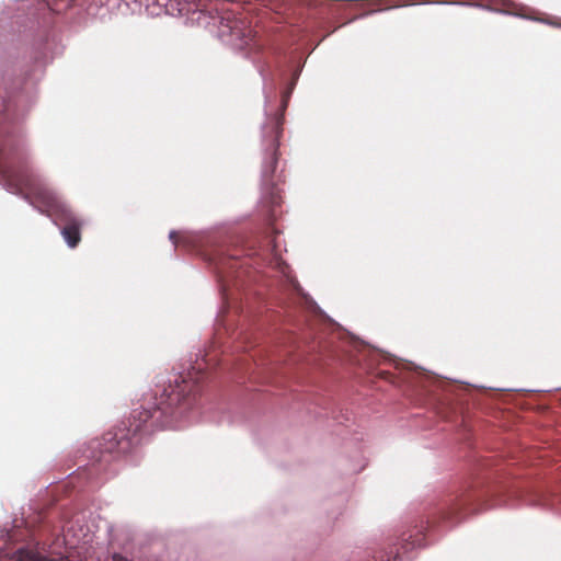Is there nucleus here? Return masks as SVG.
I'll list each match as a JSON object with an SVG mask.
<instances>
[{
	"mask_svg": "<svg viewBox=\"0 0 561 561\" xmlns=\"http://www.w3.org/2000/svg\"><path fill=\"white\" fill-rule=\"evenodd\" d=\"M198 388L195 378L175 376L168 387L158 388L129 417L127 432L116 434L118 449L125 451V445L138 444L145 434L154 428H182L197 420Z\"/></svg>",
	"mask_w": 561,
	"mask_h": 561,
	"instance_id": "f257e3e1",
	"label": "nucleus"
},
{
	"mask_svg": "<svg viewBox=\"0 0 561 561\" xmlns=\"http://www.w3.org/2000/svg\"><path fill=\"white\" fill-rule=\"evenodd\" d=\"M0 183L12 194L28 193L24 198L41 213H46L69 248L78 245L82 221L72 213L68 204L26 164L25 156L11 146L0 148Z\"/></svg>",
	"mask_w": 561,
	"mask_h": 561,
	"instance_id": "f03ea898",
	"label": "nucleus"
},
{
	"mask_svg": "<svg viewBox=\"0 0 561 561\" xmlns=\"http://www.w3.org/2000/svg\"><path fill=\"white\" fill-rule=\"evenodd\" d=\"M282 117L276 116L273 118V126L271 128V140L265 150V157L262 164L261 179H262V194L263 199L270 198L272 207L280 204L279 191L272 183V175L277 164V149L279 146V135L282 133Z\"/></svg>",
	"mask_w": 561,
	"mask_h": 561,
	"instance_id": "7ed1b4c3",
	"label": "nucleus"
},
{
	"mask_svg": "<svg viewBox=\"0 0 561 561\" xmlns=\"http://www.w3.org/2000/svg\"><path fill=\"white\" fill-rule=\"evenodd\" d=\"M62 537L67 548L76 549L92 541L93 528L87 523L84 514H76L64 526Z\"/></svg>",
	"mask_w": 561,
	"mask_h": 561,
	"instance_id": "20e7f679",
	"label": "nucleus"
},
{
	"mask_svg": "<svg viewBox=\"0 0 561 561\" xmlns=\"http://www.w3.org/2000/svg\"><path fill=\"white\" fill-rule=\"evenodd\" d=\"M18 561H70L68 558L59 557H47L27 549H19L15 553Z\"/></svg>",
	"mask_w": 561,
	"mask_h": 561,
	"instance_id": "39448f33",
	"label": "nucleus"
},
{
	"mask_svg": "<svg viewBox=\"0 0 561 561\" xmlns=\"http://www.w3.org/2000/svg\"><path fill=\"white\" fill-rule=\"evenodd\" d=\"M295 288L296 290L298 291V294H300L304 299H305V304H306V307L311 310L312 312L317 313V314H320L322 317H324L325 319H328L329 321H332L321 309L320 307L317 305L316 301H313V299L311 297H309L307 294L302 293V289L300 288V286L298 284H295Z\"/></svg>",
	"mask_w": 561,
	"mask_h": 561,
	"instance_id": "423d86ee",
	"label": "nucleus"
},
{
	"mask_svg": "<svg viewBox=\"0 0 561 561\" xmlns=\"http://www.w3.org/2000/svg\"><path fill=\"white\" fill-rule=\"evenodd\" d=\"M411 539H412L411 535L409 537L403 536L402 543H401V549H402L403 554H408L410 550L414 549L415 547L422 546L421 538L417 537L413 540H411Z\"/></svg>",
	"mask_w": 561,
	"mask_h": 561,
	"instance_id": "0eeeda50",
	"label": "nucleus"
},
{
	"mask_svg": "<svg viewBox=\"0 0 561 561\" xmlns=\"http://www.w3.org/2000/svg\"><path fill=\"white\" fill-rule=\"evenodd\" d=\"M377 561H401L399 549L380 554Z\"/></svg>",
	"mask_w": 561,
	"mask_h": 561,
	"instance_id": "6e6552de",
	"label": "nucleus"
},
{
	"mask_svg": "<svg viewBox=\"0 0 561 561\" xmlns=\"http://www.w3.org/2000/svg\"><path fill=\"white\" fill-rule=\"evenodd\" d=\"M297 77H298V73L295 75L294 80H293V82L290 84L289 91L283 96V104H284V106H286L287 99L289 98V95H290V93H291V91H293V89L295 87Z\"/></svg>",
	"mask_w": 561,
	"mask_h": 561,
	"instance_id": "1a4fd4ad",
	"label": "nucleus"
},
{
	"mask_svg": "<svg viewBox=\"0 0 561 561\" xmlns=\"http://www.w3.org/2000/svg\"><path fill=\"white\" fill-rule=\"evenodd\" d=\"M175 238H176V232H175L174 230L170 231V233H169V239L172 241V243H173L174 245H176Z\"/></svg>",
	"mask_w": 561,
	"mask_h": 561,
	"instance_id": "9d476101",
	"label": "nucleus"
}]
</instances>
